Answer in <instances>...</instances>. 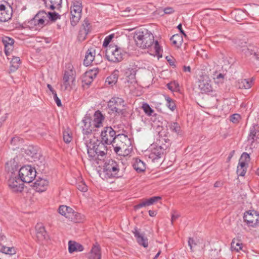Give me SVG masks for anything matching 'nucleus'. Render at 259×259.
<instances>
[{
    "mask_svg": "<svg viewBox=\"0 0 259 259\" xmlns=\"http://www.w3.org/2000/svg\"><path fill=\"white\" fill-rule=\"evenodd\" d=\"M134 38L136 45L142 49L150 48L154 51V56L158 58L162 57V49L157 41L154 40V36L147 29L139 30L135 32Z\"/></svg>",
    "mask_w": 259,
    "mask_h": 259,
    "instance_id": "obj_1",
    "label": "nucleus"
},
{
    "mask_svg": "<svg viewBox=\"0 0 259 259\" xmlns=\"http://www.w3.org/2000/svg\"><path fill=\"white\" fill-rule=\"evenodd\" d=\"M18 166L17 162L13 160H11L6 163V169L9 174L8 185L11 189L15 192H21L24 187L23 181L20 178H17L16 172Z\"/></svg>",
    "mask_w": 259,
    "mask_h": 259,
    "instance_id": "obj_2",
    "label": "nucleus"
},
{
    "mask_svg": "<svg viewBox=\"0 0 259 259\" xmlns=\"http://www.w3.org/2000/svg\"><path fill=\"white\" fill-rule=\"evenodd\" d=\"M112 146L115 152L119 155H127L132 149L131 139L123 134L117 135Z\"/></svg>",
    "mask_w": 259,
    "mask_h": 259,
    "instance_id": "obj_3",
    "label": "nucleus"
},
{
    "mask_svg": "<svg viewBox=\"0 0 259 259\" xmlns=\"http://www.w3.org/2000/svg\"><path fill=\"white\" fill-rule=\"evenodd\" d=\"M47 13L44 10L39 11L34 17L24 23L26 27L39 30L49 24Z\"/></svg>",
    "mask_w": 259,
    "mask_h": 259,
    "instance_id": "obj_4",
    "label": "nucleus"
},
{
    "mask_svg": "<svg viewBox=\"0 0 259 259\" xmlns=\"http://www.w3.org/2000/svg\"><path fill=\"white\" fill-rule=\"evenodd\" d=\"M126 52L123 49L116 45L110 44L106 49V57L108 61L118 63L121 61Z\"/></svg>",
    "mask_w": 259,
    "mask_h": 259,
    "instance_id": "obj_5",
    "label": "nucleus"
},
{
    "mask_svg": "<svg viewBox=\"0 0 259 259\" xmlns=\"http://www.w3.org/2000/svg\"><path fill=\"white\" fill-rule=\"evenodd\" d=\"M119 166L115 160L109 159L105 162L102 175L103 179L108 180L112 178H118L119 177L118 172Z\"/></svg>",
    "mask_w": 259,
    "mask_h": 259,
    "instance_id": "obj_6",
    "label": "nucleus"
},
{
    "mask_svg": "<svg viewBox=\"0 0 259 259\" xmlns=\"http://www.w3.org/2000/svg\"><path fill=\"white\" fill-rule=\"evenodd\" d=\"M82 9V3L80 0H74L71 2L70 19L72 26H74L78 23L81 16Z\"/></svg>",
    "mask_w": 259,
    "mask_h": 259,
    "instance_id": "obj_7",
    "label": "nucleus"
},
{
    "mask_svg": "<svg viewBox=\"0 0 259 259\" xmlns=\"http://www.w3.org/2000/svg\"><path fill=\"white\" fill-rule=\"evenodd\" d=\"M108 107L110 110L116 115L122 114L125 109L126 103L122 98L113 97L108 102Z\"/></svg>",
    "mask_w": 259,
    "mask_h": 259,
    "instance_id": "obj_8",
    "label": "nucleus"
},
{
    "mask_svg": "<svg viewBox=\"0 0 259 259\" xmlns=\"http://www.w3.org/2000/svg\"><path fill=\"white\" fill-rule=\"evenodd\" d=\"M36 170L30 165L22 166L19 171V176L24 183L32 182L36 177Z\"/></svg>",
    "mask_w": 259,
    "mask_h": 259,
    "instance_id": "obj_9",
    "label": "nucleus"
},
{
    "mask_svg": "<svg viewBox=\"0 0 259 259\" xmlns=\"http://www.w3.org/2000/svg\"><path fill=\"white\" fill-rule=\"evenodd\" d=\"M59 213L68 218L71 221L79 222L81 221V215L80 213L74 211L73 209L66 205H61L58 208Z\"/></svg>",
    "mask_w": 259,
    "mask_h": 259,
    "instance_id": "obj_10",
    "label": "nucleus"
},
{
    "mask_svg": "<svg viewBox=\"0 0 259 259\" xmlns=\"http://www.w3.org/2000/svg\"><path fill=\"white\" fill-rule=\"evenodd\" d=\"M243 219L248 227L254 228L259 225V213L254 210L246 211Z\"/></svg>",
    "mask_w": 259,
    "mask_h": 259,
    "instance_id": "obj_11",
    "label": "nucleus"
},
{
    "mask_svg": "<svg viewBox=\"0 0 259 259\" xmlns=\"http://www.w3.org/2000/svg\"><path fill=\"white\" fill-rule=\"evenodd\" d=\"M75 78V71L72 69V67L65 70L63 77V83L61 84L62 89L66 90L71 89Z\"/></svg>",
    "mask_w": 259,
    "mask_h": 259,
    "instance_id": "obj_12",
    "label": "nucleus"
},
{
    "mask_svg": "<svg viewBox=\"0 0 259 259\" xmlns=\"http://www.w3.org/2000/svg\"><path fill=\"white\" fill-rule=\"evenodd\" d=\"M116 137L115 131L110 126L105 127L101 133V141L107 145H112Z\"/></svg>",
    "mask_w": 259,
    "mask_h": 259,
    "instance_id": "obj_13",
    "label": "nucleus"
},
{
    "mask_svg": "<svg viewBox=\"0 0 259 259\" xmlns=\"http://www.w3.org/2000/svg\"><path fill=\"white\" fill-rule=\"evenodd\" d=\"M101 59V56L100 55V53L97 54L95 48L91 47L85 53L83 64L88 66L90 65L94 61L95 64H97L98 62L96 61V59L100 60Z\"/></svg>",
    "mask_w": 259,
    "mask_h": 259,
    "instance_id": "obj_14",
    "label": "nucleus"
},
{
    "mask_svg": "<svg viewBox=\"0 0 259 259\" xmlns=\"http://www.w3.org/2000/svg\"><path fill=\"white\" fill-rule=\"evenodd\" d=\"M2 42L5 47V53L7 56L13 55L14 40L10 37L4 36L2 37Z\"/></svg>",
    "mask_w": 259,
    "mask_h": 259,
    "instance_id": "obj_15",
    "label": "nucleus"
},
{
    "mask_svg": "<svg viewBox=\"0 0 259 259\" xmlns=\"http://www.w3.org/2000/svg\"><path fill=\"white\" fill-rule=\"evenodd\" d=\"M98 73V69L97 68H94L93 69L87 71L82 76V82L87 85H90L96 77Z\"/></svg>",
    "mask_w": 259,
    "mask_h": 259,
    "instance_id": "obj_16",
    "label": "nucleus"
},
{
    "mask_svg": "<svg viewBox=\"0 0 259 259\" xmlns=\"http://www.w3.org/2000/svg\"><path fill=\"white\" fill-rule=\"evenodd\" d=\"M210 80L207 76L203 79L199 80L198 87L200 90L204 93H208L212 91V87L210 84Z\"/></svg>",
    "mask_w": 259,
    "mask_h": 259,
    "instance_id": "obj_17",
    "label": "nucleus"
},
{
    "mask_svg": "<svg viewBox=\"0 0 259 259\" xmlns=\"http://www.w3.org/2000/svg\"><path fill=\"white\" fill-rule=\"evenodd\" d=\"M94 147H95V149L96 150L97 153V156L101 157L104 156L107 151V146H106V143L104 142L97 140L96 142H94Z\"/></svg>",
    "mask_w": 259,
    "mask_h": 259,
    "instance_id": "obj_18",
    "label": "nucleus"
},
{
    "mask_svg": "<svg viewBox=\"0 0 259 259\" xmlns=\"http://www.w3.org/2000/svg\"><path fill=\"white\" fill-rule=\"evenodd\" d=\"M105 117L103 114L99 110L96 111L94 114V119L91 124V126H93L92 128H99L103 126V121Z\"/></svg>",
    "mask_w": 259,
    "mask_h": 259,
    "instance_id": "obj_19",
    "label": "nucleus"
},
{
    "mask_svg": "<svg viewBox=\"0 0 259 259\" xmlns=\"http://www.w3.org/2000/svg\"><path fill=\"white\" fill-rule=\"evenodd\" d=\"M132 232L139 245L143 246L145 248L148 246L147 238L145 237L143 234L140 233L137 228H135Z\"/></svg>",
    "mask_w": 259,
    "mask_h": 259,
    "instance_id": "obj_20",
    "label": "nucleus"
},
{
    "mask_svg": "<svg viewBox=\"0 0 259 259\" xmlns=\"http://www.w3.org/2000/svg\"><path fill=\"white\" fill-rule=\"evenodd\" d=\"M36 236L38 240L42 241L48 237L47 233L42 224H37L35 226Z\"/></svg>",
    "mask_w": 259,
    "mask_h": 259,
    "instance_id": "obj_21",
    "label": "nucleus"
},
{
    "mask_svg": "<svg viewBox=\"0 0 259 259\" xmlns=\"http://www.w3.org/2000/svg\"><path fill=\"white\" fill-rule=\"evenodd\" d=\"M259 139V125H255L250 128L249 134L248 136V141L252 144L255 141Z\"/></svg>",
    "mask_w": 259,
    "mask_h": 259,
    "instance_id": "obj_22",
    "label": "nucleus"
},
{
    "mask_svg": "<svg viewBox=\"0 0 259 259\" xmlns=\"http://www.w3.org/2000/svg\"><path fill=\"white\" fill-rule=\"evenodd\" d=\"M49 185V181L46 179L39 178L34 183V187L38 192L45 191Z\"/></svg>",
    "mask_w": 259,
    "mask_h": 259,
    "instance_id": "obj_23",
    "label": "nucleus"
},
{
    "mask_svg": "<svg viewBox=\"0 0 259 259\" xmlns=\"http://www.w3.org/2000/svg\"><path fill=\"white\" fill-rule=\"evenodd\" d=\"M12 10H6L5 5H0V21L6 22L11 19L12 16Z\"/></svg>",
    "mask_w": 259,
    "mask_h": 259,
    "instance_id": "obj_24",
    "label": "nucleus"
},
{
    "mask_svg": "<svg viewBox=\"0 0 259 259\" xmlns=\"http://www.w3.org/2000/svg\"><path fill=\"white\" fill-rule=\"evenodd\" d=\"M90 259H101V248L98 243L93 246L89 256Z\"/></svg>",
    "mask_w": 259,
    "mask_h": 259,
    "instance_id": "obj_25",
    "label": "nucleus"
},
{
    "mask_svg": "<svg viewBox=\"0 0 259 259\" xmlns=\"http://www.w3.org/2000/svg\"><path fill=\"white\" fill-rule=\"evenodd\" d=\"M83 250V246L75 241H69L68 242V251L71 253L74 252H80Z\"/></svg>",
    "mask_w": 259,
    "mask_h": 259,
    "instance_id": "obj_26",
    "label": "nucleus"
},
{
    "mask_svg": "<svg viewBox=\"0 0 259 259\" xmlns=\"http://www.w3.org/2000/svg\"><path fill=\"white\" fill-rule=\"evenodd\" d=\"M253 80V78L241 79L239 80L237 87L241 89H249L252 86Z\"/></svg>",
    "mask_w": 259,
    "mask_h": 259,
    "instance_id": "obj_27",
    "label": "nucleus"
},
{
    "mask_svg": "<svg viewBox=\"0 0 259 259\" xmlns=\"http://www.w3.org/2000/svg\"><path fill=\"white\" fill-rule=\"evenodd\" d=\"M46 8L54 10L61 5L62 0H43Z\"/></svg>",
    "mask_w": 259,
    "mask_h": 259,
    "instance_id": "obj_28",
    "label": "nucleus"
},
{
    "mask_svg": "<svg viewBox=\"0 0 259 259\" xmlns=\"http://www.w3.org/2000/svg\"><path fill=\"white\" fill-rule=\"evenodd\" d=\"M21 64V60L19 57L13 56L11 61V65L10 67V72L16 71L19 67Z\"/></svg>",
    "mask_w": 259,
    "mask_h": 259,
    "instance_id": "obj_29",
    "label": "nucleus"
},
{
    "mask_svg": "<svg viewBox=\"0 0 259 259\" xmlns=\"http://www.w3.org/2000/svg\"><path fill=\"white\" fill-rule=\"evenodd\" d=\"M134 169L137 172L144 171L146 169L145 163L139 159H136L133 164Z\"/></svg>",
    "mask_w": 259,
    "mask_h": 259,
    "instance_id": "obj_30",
    "label": "nucleus"
},
{
    "mask_svg": "<svg viewBox=\"0 0 259 259\" xmlns=\"http://www.w3.org/2000/svg\"><path fill=\"white\" fill-rule=\"evenodd\" d=\"M118 75V70H114L112 74L106 78V82L110 85L114 84L117 81Z\"/></svg>",
    "mask_w": 259,
    "mask_h": 259,
    "instance_id": "obj_31",
    "label": "nucleus"
},
{
    "mask_svg": "<svg viewBox=\"0 0 259 259\" xmlns=\"http://www.w3.org/2000/svg\"><path fill=\"white\" fill-rule=\"evenodd\" d=\"M242 52H244L245 56L247 57L252 56V58H254L256 60H259V55L255 52V48H254L253 49L248 48H245L243 49Z\"/></svg>",
    "mask_w": 259,
    "mask_h": 259,
    "instance_id": "obj_32",
    "label": "nucleus"
},
{
    "mask_svg": "<svg viewBox=\"0 0 259 259\" xmlns=\"http://www.w3.org/2000/svg\"><path fill=\"white\" fill-rule=\"evenodd\" d=\"M163 154L162 149L160 148L154 149L149 154V158L152 160L158 159L161 157Z\"/></svg>",
    "mask_w": 259,
    "mask_h": 259,
    "instance_id": "obj_33",
    "label": "nucleus"
},
{
    "mask_svg": "<svg viewBox=\"0 0 259 259\" xmlns=\"http://www.w3.org/2000/svg\"><path fill=\"white\" fill-rule=\"evenodd\" d=\"M0 252L4 253L13 255L16 253V250L14 247H7L0 244Z\"/></svg>",
    "mask_w": 259,
    "mask_h": 259,
    "instance_id": "obj_34",
    "label": "nucleus"
},
{
    "mask_svg": "<svg viewBox=\"0 0 259 259\" xmlns=\"http://www.w3.org/2000/svg\"><path fill=\"white\" fill-rule=\"evenodd\" d=\"M242 244L237 239H233L231 243V248L232 250L236 251L238 252L239 250L242 249Z\"/></svg>",
    "mask_w": 259,
    "mask_h": 259,
    "instance_id": "obj_35",
    "label": "nucleus"
},
{
    "mask_svg": "<svg viewBox=\"0 0 259 259\" xmlns=\"http://www.w3.org/2000/svg\"><path fill=\"white\" fill-rule=\"evenodd\" d=\"M88 153L90 157L94 158L96 155H97V153H96V150L95 149V147H94V143H92L91 142L87 145Z\"/></svg>",
    "mask_w": 259,
    "mask_h": 259,
    "instance_id": "obj_36",
    "label": "nucleus"
},
{
    "mask_svg": "<svg viewBox=\"0 0 259 259\" xmlns=\"http://www.w3.org/2000/svg\"><path fill=\"white\" fill-rule=\"evenodd\" d=\"M247 167V166L244 165V162H239L237 168V175L240 176H244L246 174Z\"/></svg>",
    "mask_w": 259,
    "mask_h": 259,
    "instance_id": "obj_37",
    "label": "nucleus"
},
{
    "mask_svg": "<svg viewBox=\"0 0 259 259\" xmlns=\"http://www.w3.org/2000/svg\"><path fill=\"white\" fill-rule=\"evenodd\" d=\"M170 40H171L172 44L178 47L181 46L183 42V38L182 36L178 34L172 35L170 38Z\"/></svg>",
    "mask_w": 259,
    "mask_h": 259,
    "instance_id": "obj_38",
    "label": "nucleus"
},
{
    "mask_svg": "<svg viewBox=\"0 0 259 259\" xmlns=\"http://www.w3.org/2000/svg\"><path fill=\"white\" fill-rule=\"evenodd\" d=\"M49 18V24L50 22H55L57 19H60V15L56 12H47Z\"/></svg>",
    "mask_w": 259,
    "mask_h": 259,
    "instance_id": "obj_39",
    "label": "nucleus"
},
{
    "mask_svg": "<svg viewBox=\"0 0 259 259\" xmlns=\"http://www.w3.org/2000/svg\"><path fill=\"white\" fill-rule=\"evenodd\" d=\"M165 99L166 101V106L168 107V108L171 111H174L176 108V106L174 100H172L168 96H165Z\"/></svg>",
    "mask_w": 259,
    "mask_h": 259,
    "instance_id": "obj_40",
    "label": "nucleus"
},
{
    "mask_svg": "<svg viewBox=\"0 0 259 259\" xmlns=\"http://www.w3.org/2000/svg\"><path fill=\"white\" fill-rule=\"evenodd\" d=\"M167 127H168L172 131L177 134L179 133L180 127L177 122H169L167 123Z\"/></svg>",
    "mask_w": 259,
    "mask_h": 259,
    "instance_id": "obj_41",
    "label": "nucleus"
},
{
    "mask_svg": "<svg viewBox=\"0 0 259 259\" xmlns=\"http://www.w3.org/2000/svg\"><path fill=\"white\" fill-rule=\"evenodd\" d=\"M167 88L172 92H177L179 90V84L176 81H172L166 84Z\"/></svg>",
    "mask_w": 259,
    "mask_h": 259,
    "instance_id": "obj_42",
    "label": "nucleus"
},
{
    "mask_svg": "<svg viewBox=\"0 0 259 259\" xmlns=\"http://www.w3.org/2000/svg\"><path fill=\"white\" fill-rule=\"evenodd\" d=\"M250 161V157L247 153H243L239 159V162H244V165L248 166V162Z\"/></svg>",
    "mask_w": 259,
    "mask_h": 259,
    "instance_id": "obj_43",
    "label": "nucleus"
},
{
    "mask_svg": "<svg viewBox=\"0 0 259 259\" xmlns=\"http://www.w3.org/2000/svg\"><path fill=\"white\" fill-rule=\"evenodd\" d=\"M200 243L199 240H195L192 238H189L188 240V245L190 246V249L192 252L194 251V248Z\"/></svg>",
    "mask_w": 259,
    "mask_h": 259,
    "instance_id": "obj_44",
    "label": "nucleus"
},
{
    "mask_svg": "<svg viewBox=\"0 0 259 259\" xmlns=\"http://www.w3.org/2000/svg\"><path fill=\"white\" fill-rule=\"evenodd\" d=\"M143 110L145 112V113L148 116L152 115V113L154 112V110L150 107L149 104L147 103H144L142 107Z\"/></svg>",
    "mask_w": 259,
    "mask_h": 259,
    "instance_id": "obj_45",
    "label": "nucleus"
},
{
    "mask_svg": "<svg viewBox=\"0 0 259 259\" xmlns=\"http://www.w3.org/2000/svg\"><path fill=\"white\" fill-rule=\"evenodd\" d=\"M71 132L69 130L65 131L63 132V140L66 143H69L72 140Z\"/></svg>",
    "mask_w": 259,
    "mask_h": 259,
    "instance_id": "obj_46",
    "label": "nucleus"
},
{
    "mask_svg": "<svg viewBox=\"0 0 259 259\" xmlns=\"http://www.w3.org/2000/svg\"><path fill=\"white\" fill-rule=\"evenodd\" d=\"M114 35L113 34H110L108 36H106L103 42V47L106 48V49L109 47L110 42H111L112 38L114 37Z\"/></svg>",
    "mask_w": 259,
    "mask_h": 259,
    "instance_id": "obj_47",
    "label": "nucleus"
},
{
    "mask_svg": "<svg viewBox=\"0 0 259 259\" xmlns=\"http://www.w3.org/2000/svg\"><path fill=\"white\" fill-rule=\"evenodd\" d=\"M23 139H20L18 137H14L11 140V144L16 146V148H18L20 144H22Z\"/></svg>",
    "mask_w": 259,
    "mask_h": 259,
    "instance_id": "obj_48",
    "label": "nucleus"
},
{
    "mask_svg": "<svg viewBox=\"0 0 259 259\" xmlns=\"http://www.w3.org/2000/svg\"><path fill=\"white\" fill-rule=\"evenodd\" d=\"M241 119V116L239 114H234L230 117V120L234 123H237L239 122Z\"/></svg>",
    "mask_w": 259,
    "mask_h": 259,
    "instance_id": "obj_49",
    "label": "nucleus"
},
{
    "mask_svg": "<svg viewBox=\"0 0 259 259\" xmlns=\"http://www.w3.org/2000/svg\"><path fill=\"white\" fill-rule=\"evenodd\" d=\"M161 197L160 196H154L146 199L148 206L152 205L154 203L157 202L158 200H160Z\"/></svg>",
    "mask_w": 259,
    "mask_h": 259,
    "instance_id": "obj_50",
    "label": "nucleus"
},
{
    "mask_svg": "<svg viewBox=\"0 0 259 259\" xmlns=\"http://www.w3.org/2000/svg\"><path fill=\"white\" fill-rule=\"evenodd\" d=\"M77 189L81 192H86L88 190V187L84 183L80 182L77 184Z\"/></svg>",
    "mask_w": 259,
    "mask_h": 259,
    "instance_id": "obj_51",
    "label": "nucleus"
},
{
    "mask_svg": "<svg viewBox=\"0 0 259 259\" xmlns=\"http://www.w3.org/2000/svg\"><path fill=\"white\" fill-rule=\"evenodd\" d=\"M146 206H148L147 203V201L146 199L142 200V202L138 204L137 205L135 206V209H138L141 207H145Z\"/></svg>",
    "mask_w": 259,
    "mask_h": 259,
    "instance_id": "obj_52",
    "label": "nucleus"
},
{
    "mask_svg": "<svg viewBox=\"0 0 259 259\" xmlns=\"http://www.w3.org/2000/svg\"><path fill=\"white\" fill-rule=\"evenodd\" d=\"M53 98H54L56 104L57 105V106L59 107L61 106L62 104H61V100L58 97L57 93H54V94L53 95Z\"/></svg>",
    "mask_w": 259,
    "mask_h": 259,
    "instance_id": "obj_53",
    "label": "nucleus"
},
{
    "mask_svg": "<svg viewBox=\"0 0 259 259\" xmlns=\"http://www.w3.org/2000/svg\"><path fill=\"white\" fill-rule=\"evenodd\" d=\"M180 217V215L179 213L174 211V213L171 215V224H172L175 221H176L177 219H178Z\"/></svg>",
    "mask_w": 259,
    "mask_h": 259,
    "instance_id": "obj_54",
    "label": "nucleus"
},
{
    "mask_svg": "<svg viewBox=\"0 0 259 259\" xmlns=\"http://www.w3.org/2000/svg\"><path fill=\"white\" fill-rule=\"evenodd\" d=\"M163 11L166 14H170L174 12V10L171 7H167L164 9Z\"/></svg>",
    "mask_w": 259,
    "mask_h": 259,
    "instance_id": "obj_55",
    "label": "nucleus"
},
{
    "mask_svg": "<svg viewBox=\"0 0 259 259\" xmlns=\"http://www.w3.org/2000/svg\"><path fill=\"white\" fill-rule=\"evenodd\" d=\"M28 150L29 151V152H30L31 153V154H32V155H31L32 157H35V158L37 157V154L36 153L34 152L32 153V152H31V151H33L34 152H35V150L34 149L33 147H29Z\"/></svg>",
    "mask_w": 259,
    "mask_h": 259,
    "instance_id": "obj_56",
    "label": "nucleus"
},
{
    "mask_svg": "<svg viewBox=\"0 0 259 259\" xmlns=\"http://www.w3.org/2000/svg\"><path fill=\"white\" fill-rule=\"evenodd\" d=\"M128 71H130V75L128 76L130 79H134L135 78V75H136V73H135V71L133 69H132L131 70L128 69Z\"/></svg>",
    "mask_w": 259,
    "mask_h": 259,
    "instance_id": "obj_57",
    "label": "nucleus"
},
{
    "mask_svg": "<svg viewBox=\"0 0 259 259\" xmlns=\"http://www.w3.org/2000/svg\"><path fill=\"white\" fill-rule=\"evenodd\" d=\"M47 87L53 95H54V93H56V91L53 89V87L51 84H48Z\"/></svg>",
    "mask_w": 259,
    "mask_h": 259,
    "instance_id": "obj_58",
    "label": "nucleus"
},
{
    "mask_svg": "<svg viewBox=\"0 0 259 259\" xmlns=\"http://www.w3.org/2000/svg\"><path fill=\"white\" fill-rule=\"evenodd\" d=\"M178 28L179 29V30L180 31L181 33L182 34H183L185 36H186V34L185 33L184 30L182 29V24H180L178 26Z\"/></svg>",
    "mask_w": 259,
    "mask_h": 259,
    "instance_id": "obj_59",
    "label": "nucleus"
},
{
    "mask_svg": "<svg viewBox=\"0 0 259 259\" xmlns=\"http://www.w3.org/2000/svg\"><path fill=\"white\" fill-rule=\"evenodd\" d=\"M149 214L150 217H154L156 214V212L154 210H149Z\"/></svg>",
    "mask_w": 259,
    "mask_h": 259,
    "instance_id": "obj_60",
    "label": "nucleus"
},
{
    "mask_svg": "<svg viewBox=\"0 0 259 259\" xmlns=\"http://www.w3.org/2000/svg\"><path fill=\"white\" fill-rule=\"evenodd\" d=\"M184 71L185 72H190L191 71V67L190 66H184Z\"/></svg>",
    "mask_w": 259,
    "mask_h": 259,
    "instance_id": "obj_61",
    "label": "nucleus"
},
{
    "mask_svg": "<svg viewBox=\"0 0 259 259\" xmlns=\"http://www.w3.org/2000/svg\"><path fill=\"white\" fill-rule=\"evenodd\" d=\"M92 131V129H90V131H88V130H85L84 128L83 129V133L85 134H88L90 133Z\"/></svg>",
    "mask_w": 259,
    "mask_h": 259,
    "instance_id": "obj_62",
    "label": "nucleus"
},
{
    "mask_svg": "<svg viewBox=\"0 0 259 259\" xmlns=\"http://www.w3.org/2000/svg\"><path fill=\"white\" fill-rule=\"evenodd\" d=\"M221 185V183L220 182H216L214 184V187H219Z\"/></svg>",
    "mask_w": 259,
    "mask_h": 259,
    "instance_id": "obj_63",
    "label": "nucleus"
},
{
    "mask_svg": "<svg viewBox=\"0 0 259 259\" xmlns=\"http://www.w3.org/2000/svg\"><path fill=\"white\" fill-rule=\"evenodd\" d=\"M160 253H161V250H159L157 252V253L155 255V256H154V259H156L159 256V255L160 254Z\"/></svg>",
    "mask_w": 259,
    "mask_h": 259,
    "instance_id": "obj_64",
    "label": "nucleus"
}]
</instances>
